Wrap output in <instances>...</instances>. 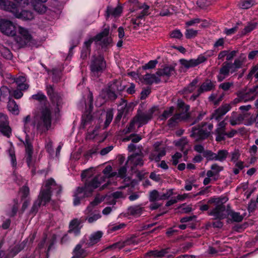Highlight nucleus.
<instances>
[{"instance_id":"1","label":"nucleus","mask_w":258,"mask_h":258,"mask_svg":"<svg viewBox=\"0 0 258 258\" xmlns=\"http://www.w3.org/2000/svg\"><path fill=\"white\" fill-rule=\"evenodd\" d=\"M0 29L1 32L7 35L15 36L17 49L24 47L31 41L32 36L27 29L20 26L16 29L15 26L10 21H2Z\"/></svg>"},{"instance_id":"2","label":"nucleus","mask_w":258,"mask_h":258,"mask_svg":"<svg viewBox=\"0 0 258 258\" xmlns=\"http://www.w3.org/2000/svg\"><path fill=\"white\" fill-rule=\"evenodd\" d=\"M51 121L52 112L50 105L39 106L33 112L32 124L41 134L50 128Z\"/></svg>"},{"instance_id":"3","label":"nucleus","mask_w":258,"mask_h":258,"mask_svg":"<svg viewBox=\"0 0 258 258\" xmlns=\"http://www.w3.org/2000/svg\"><path fill=\"white\" fill-rule=\"evenodd\" d=\"M228 201V198L224 197L212 198L208 201V204H214L215 207L208 212L209 215L214 217V219H224L228 216L230 207L226 208L224 205Z\"/></svg>"},{"instance_id":"4","label":"nucleus","mask_w":258,"mask_h":258,"mask_svg":"<svg viewBox=\"0 0 258 258\" xmlns=\"http://www.w3.org/2000/svg\"><path fill=\"white\" fill-rule=\"evenodd\" d=\"M17 5L14 3V6L11 7L9 12L12 13L17 18L23 20H31L34 16L33 13L30 11L21 10L19 7H25L29 4V0H14Z\"/></svg>"},{"instance_id":"5","label":"nucleus","mask_w":258,"mask_h":258,"mask_svg":"<svg viewBox=\"0 0 258 258\" xmlns=\"http://www.w3.org/2000/svg\"><path fill=\"white\" fill-rule=\"evenodd\" d=\"M213 127L212 123L202 122L201 125L191 128L190 137L197 142L203 141L209 137Z\"/></svg>"},{"instance_id":"6","label":"nucleus","mask_w":258,"mask_h":258,"mask_svg":"<svg viewBox=\"0 0 258 258\" xmlns=\"http://www.w3.org/2000/svg\"><path fill=\"white\" fill-rule=\"evenodd\" d=\"M90 68L93 75L98 77L106 68L104 57L101 55H93L91 60Z\"/></svg>"},{"instance_id":"7","label":"nucleus","mask_w":258,"mask_h":258,"mask_svg":"<svg viewBox=\"0 0 258 258\" xmlns=\"http://www.w3.org/2000/svg\"><path fill=\"white\" fill-rule=\"evenodd\" d=\"M51 185H55V182L52 178H50L46 181L44 188L41 189L38 196L37 200L41 201V203L43 205L49 202L51 199Z\"/></svg>"},{"instance_id":"8","label":"nucleus","mask_w":258,"mask_h":258,"mask_svg":"<svg viewBox=\"0 0 258 258\" xmlns=\"http://www.w3.org/2000/svg\"><path fill=\"white\" fill-rule=\"evenodd\" d=\"M109 33V27L104 28L101 32L96 35L94 37L91 38L88 41H85L82 51L81 56L84 58L86 57L87 54L90 53V46L93 41L94 40L100 41L103 37L107 36Z\"/></svg>"},{"instance_id":"9","label":"nucleus","mask_w":258,"mask_h":258,"mask_svg":"<svg viewBox=\"0 0 258 258\" xmlns=\"http://www.w3.org/2000/svg\"><path fill=\"white\" fill-rule=\"evenodd\" d=\"M104 181V177L101 175H98L90 180H87L84 187H83L84 189L85 196H90L94 189L99 187Z\"/></svg>"},{"instance_id":"10","label":"nucleus","mask_w":258,"mask_h":258,"mask_svg":"<svg viewBox=\"0 0 258 258\" xmlns=\"http://www.w3.org/2000/svg\"><path fill=\"white\" fill-rule=\"evenodd\" d=\"M137 149L138 152L129 156L125 163L126 165L127 163H129L131 165V169L133 170L137 166H143L144 164L143 160L144 156L142 152L143 147L142 146H138Z\"/></svg>"},{"instance_id":"11","label":"nucleus","mask_w":258,"mask_h":258,"mask_svg":"<svg viewBox=\"0 0 258 258\" xmlns=\"http://www.w3.org/2000/svg\"><path fill=\"white\" fill-rule=\"evenodd\" d=\"M154 110L155 109L152 108L146 112H143L141 110L138 111L137 114L134 117L139 124V127L146 124L149 120L151 119Z\"/></svg>"},{"instance_id":"12","label":"nucleus","mask_w":258,"mask_h":258,"mask_svg":"<svg viewBox=\"0 0 258 258\" xmlns=\"http://www.w3.org/2000/svg\"><path fill=\"white\" fill-rule=\"evenodd\" d=\"M23 142L25 147L26 160L28 166L30 167L33 165L32 157L33 152V148L32 145V142L27 135L26 136L25 141Z\"/></svg>"},{"instance_id":"13","label":"nucleus","mask_w":258,"mask_h":258,"mask_svg":"<svg viewBox=\"0 0 258 258\" xmlns=\"http://www.w3.org/2000/svg\"><path fill=\"white\" fill-rule=\"evenodd\" d=\"M173 194V189H169L165 193H160L156 190H153L150 192L149 201L151 202L159 200L168 199Z\"/></svg>"},{"instance_id":"14","label":"nucleus","mask_w":258,"mask_h":258,"mask_svg":"<svg viewBox=\"0 0 258 258\" xmlns=\"http://www.w3.org/2000/svg\"><path fill=\"white\" fill-rule=\"evenodd\" d=\"M246 60V56L244 54H241L240 56L236 58L233 63L228 62L230 73L232 74L237 71L238 69L242 68Z\"/></svg>"},{"instance_id":"15","label":"nucleus","mask_w":258,"mask_h":258,"mask_svg":"<svg viewBox=\"0 0 258 258\" xmlns=\"http://www.w3.org/2000/svg\"><path fill=\"white\" fill-rule=\"evenodd\" d=\"M249 115V113L238 114L237 112H233L230 117V123L232 126L241 124L243 121L245 122V118Z\"/></svg>"},{"instance_id":"16","label":"nucleus","mask_w":258,"mask_h":258,"mask_svg":"<svg viewBox=\"0 0 258 258\" xmlns=\"http://www.w3.org/2000/svg\"><path fill=\"white\" fill-rule=\"evenodd\" d=\"M206 60L205 57L201 56L197 59H191L189 60L185 59H180L179 62L183 67L187 69L190 68L195 67L204 62Z\"/></svg>"},{"instance_id":"17","label":"nucleus","mask_w":258,"mask_h":258,"mask_svg":"<svg viewBox=\"0 0 258 258\" xmlns=\"http://www.w3.org/2000/svg\"><path fill=\"white\" fill-rule=\"evenodd\" d=\"M231 108L229 104H225L221 105L218 109L215 110L212 114V118L219 121L221 117L228 112Z\"/></svg>"},{"instance_id":"18","label":"nucleus","mask_w":258,"mask_h":258,"mask_svg":"<svg viewBox=\"0 0 258 258\" xmlns=\"http://www.w3.org/2000/svg\"><path fill=\"white\" fill-rule=\"evenodd\" d=\"M216 88V82L210 79H206L202 83L198 90L200 93L210 92L214 90Z\"/></svg>"},{"instance_id":"19","label":"nucleus","mask_w":258,"mask_h":258,"mask_svg":"<svg viewBox=\"0 0 258 258\" xmlns=\"http://www.w3.org/2000/svg\"><path fill=\"white\" fill-rule=\"evenodd\" d=\"M175 73L174 66H166L163 69H159L156 72V74L159 77H170Z\"/></svg>"},{"instance_id":"20","label":"nucleus","mask_w":258,"mask_h":258,"mask_svg":"<svg viewBox=\"0 0 258 258\" xmlns=\"http://www.w3.org/2000/svg\"><path fill=\"white\" fill-rule=\"evenodd\" d=\"M140 8H143V11L136 17V18H133L131 20V22L135 25V26L134 27V29H137V27H139L141 24L139 20L142 19L145 16L148 15V10L149 9V7L148 6L145 5Z\"/></svg>"},{"instance_id":"21","label":"nucleus","mask_w":258,"mask_h":258,"mask_svg":"<svg viewBox=\"0 0 258 258\" xmlns=\"http://www.w3.org/2000/svg\"><path fill=\"white\" fill-rule=\"evenodd\" d=\"M122 12V7L121 6L118 5L115 8L111 6H107L105 12V16L107 19L110 16L114 17H118L120 16Z\"/></svg>"},{"instance_id":"22","label":"nucleus","mask_w":258,"mask_h":258,"mask_svg":"<svg viewBox=\"0 0 258 258\" xmlns=\"http://www.w3.org/2000/svg\"><path fill=\"white\" fill-rule=\"evenodd\" d=\"M227 63L228 61L224 62L220 69L219 74L217 76L218 82H222L229 75L230 71Z\"/></svg>"},{"instance_id":"23","label":"nucleus","mask_w":258,"mask_h":258,"mask_svg":"<svg viewBox=\"0 0 258 258\" xmlns=\"http://www.w3.org/2000/svg\"><path fill=\"white\" fill-rule=\"evenodd\" d=\"M188 119L187 115H184L181 116L180 114H175L171 118H170L168 121V125L170 127L175 126L181 120H184Z\"/></svg>"},{"instance_id":"24","label":"nucleus","mask_w":258,"mask_h":258,"mask_svg":"<svg viewBox=\"0 0 258 258\" xmlns=\"http://www.w3.org/2000/svg\"><path fill=\"white\" fill-rule=\"evenodd\" d=\"M177 109L178 111V113L177 114H180L181 116L184 115H188V119L190 117L189 113L188 111L189 110V106L188 105H186L185 103L181 99H178L177 100Z\"/></svg>"},{"instance_id":"25","label":"nucleus","mask_w":258,"mask_h":258,"mask_svg":"<svg viewBox=\"0 0 258 258\" xmlns=\"http://www.w3.org/2000/svg\"><path fill=\"white\" fill-rule=\"evenodd\" d=\"M73 255L71 258H85L88 255L86 250L82 248L81 244H77L73 251Z\"/></svg>"},{"instance_id":"26","label":"nucleus","mask_w":258,"mask_h":258,"mask_svg":"<svg viewBox=\"0 0 258 258\" xmlns=\"http://www.w3.org/2000/svg\"><path fill=\"white\" fill-rule=\"evenodd\" d=\"M103 235V232L97 231L91 234L89 237V242L87 243L88 246H92L99 242Z\"/></svg>"},{"instance_id":"27","label":"nucleus","mask_w":258,"mask_h":258,"mask_svg":"<svg viewBox=\"0 0 258 258\" xmlns=\"http://www.w3.org/2000/svg\"><path fill=\"white\" fill-rule=\"evenodd\" d=\"M74 205L77 206L80 204L81 200L84 197H87L84 195V189L83 187H78L74 194Z\"/></svg>"},{"instance_id":"28","label":"nucleus","mask_w":258,"mask_h":258,"mask_svg":"<svg viewBox=\"0 0 258 258\" xmlns=\"http://www.w3.org/2000/svg\"><path fill=\"white\" fill-rule=\"evenodd\" d=\"M81 222L78 219L72 220L69 225V233H74L75 235H78L80 232L79 225Z\"/></svg>"},{"instance_id":"29","label":"nucleus","mask_w":258,"mask_h":258,"mask_svg":"<svg viewBox=\"0 0 258 258\" xmlns=\"http://www.w3.org/2000/svg\"><path fill=\"white\" fill-rule=\"evenodd\" d=\"M223 169V166H220L217 163L213 164L211 166V170L207 172V176L208 177L218 176L219 173Z\"/></svg>"},{"instance_id":"30","label":"nucleus","mask_w":258,"mask_h":258,"mask_svg":"<svg viewBox=\"0 0 258 258\" xmlns=\"http://www.w3.org/2000/svg\"><path fill=\"white\" fill-rule=\"evenodd\" d=\"M32 99L39 102L40 106L50 105L46 96L42 92H39L36 94L33 95L31 96Z\"/></svg>"},{"instance_id":"31","label":"nucleus","mask_w":258,"mask_h":258,"mask_svg":"<svg viewBox=\"0 0 258 258\" xmlns=\"http://www.w3.org/2000/svg\"><path fill=\"white\" fill-rule=\"evenodd\" d=\"M108 88L117 94L118 92L123 91L125 87L121 85L120 81L115 80L109 84Z\"/></svg>"},{"instance_id":"32","label":"nucleus","mask_w":258,"mask_h":258,"mask_svg":"<svg viewBox=\"0 0 258 258\" xmlns=\"http://www.w3.org/2000/svg\"><path fill=\"white\" fill-rule=\"evenodd\" d=\"M141 78L147 84L149 85L153 83H158L161 81L160 79L156 77L155 74H147L144 76H142Z\"/></svg>"},{"instance_id":"33","label":"nucleus","mask_w":258,"mask_h":258,"mask_svg":"<svg viewBox=\"0 0 258 258\" xmlns=\"http://www.w3.org/2000/svg\"><path fill=\"white\" fill-rule=\"evenodd\" d=\"M169 248L162 249L160 250H153L149 251L147 253L148 256H152L155 258L162 257L168 253Z\"/></svg>"},{"instance_id":"34","label":"nucleus","mask_w":258,"mask_h":258,"mask_svg":"<svg viewBox=\"0 0 258 258\" xmlns=\"http://www.w3.org/2000/svg\"><path fill=\"white\" fill-rule=\"evenodd\" d=\"M117 94L116 93L108 88L103 90L102 91V96L104 99H109L112 101H114L117 98Z\"/></svg>"},{"instance_id":"35","label":"nucleus","mask_w":258,"mask_h":258,"mask_svg":"<svg viewBox=\"0 0 258 258\" xmlns=\"http://www.w3.org/2000/svg\"><path fill=\"white\" fill-rule=\"evenodd\" d=\"M131 107V106L127 103L126 100L121 99V102L120 103L118 112L122 114L123 117H125Z\"/></svg>"},{"instance_id":"36","label":"nucleus","mask_w":258,"mask_h":258,"mask_svg":"<svg viewBox=\"0 0 258 258\" xmlns=\"http://www.w3.org/2000/svg\"><path fill=\"white\" fill-rule=\"evenodd\" d=\"M26 79L24 76H19L16 78L15 82L17 85V87L22 90H26L29 88V85L25 83Z\"/></svg>"},{"instance_id":"37","label":"nucleus","mask_w":258,"mask_h":258,"mask_svg":"<svg viewBox=\"0 0 258 258\" xmlns=\"http://www.w3.org/2000/svg\"><path fill=\"white\" fill-rule=\"evenodd\" d=\"M7 107L10 112L15 115H18L19 113L18 105L13 99H10L8 103Z\"/></svg>"},{"instance_id":"38","label":"nucleus","mask_w":258,"mask_h":258,"mask_svg":"<svg viewBox=\"0 0 258 258\" xmlns=\"http://www.w3.org/2000/svg\"><path fill=\"white\" fill-rule=\"evenodd\" d=\"M50 100L53 105H55L56 106L57 109L58 111H59V107H61L62 104V99L61 96L57 93L54 95V96L51 97Z\"/></svg>"},{"instance_id":"39","label":"nucleus","mask_w":258,"mask_h":258,"mask_svg":"<svg viewBox=\"0 0 258 258\" xmlns=\"http://www.w3.org/2000/svg\"><path fill=\"white\" fill-rule=\"evenodd\" d=\"M199 81L197 79H194L189 85L185 87L182 90V92L183 94L190 93L192 92L196 89V85L198 84Z\"/></svg>"},{"instance_id":"40","label":"nucleus","mask_w":258,"mask_h":258,"mask_svg":"<svg viewBox=\"0 0 258 258\" xmlns=\"http://www.w3.org/2000/svg\"><path fill=\"white\" fill-rule=\"evenodd\" d=\"M101 217V215L99 211H94L92 213L88 215L85 220H87L88 223H92Z\"/></svg>"},{"instance_id":"41","label":"nucleus","mask_w":258,"mask_h":258,"mask_svg":"<svg viewBox=\"0 0 258 258\" xmlns=\"http://www.w3.org/2000/svg\"><path fill=\"white\" fill-rule=\"evenodd\" d=\"M229 153L226 150H220L216 153V161L223 162L228 157Z\"/></svg>"},{"instance_id":"42","label":"nucleus","mask_w":258,"mask_h":258,"mask_svg":"<svg viewBox=\"0 0 258 258\" xmlns=\"http://www.w3.org/2000/svg\"><path fill=\"white\" fill-rule=\"evenodd\" d=\"M228 212V216L229 215L231 217V220L233 221L240 222L242 221L243 217L239 213L234 212L231 210L230 208Z\"/></svg>"},{"instance_id":"43","label":"nucleus","mask_w":258,"mask_h":258,"mask_svg":"<svg viewBox=\"0 0 258 258\" xmlns=\"http://www.w3.org/2000/svg\"><path fill=\"white\" fill-rule=\"evenodd\" d=\"M0 53L5 58L11 59L13 55L10 50L7 47L1 46H0Z\"/></svg>"},{"instance_id":"44","label":"nucleus","mask_w":258,"mask_h":258,"mask_svg":"<svg viewBox=\"0 0 258 258\" xmlns=\"http://www.w3.org/2000/svg\"><path fill=\"white\" fill-rule=\"evenodd\" d=\"M158 145H155V150L149 155V159L151 161L154 160L156 162L160 161L161 158L158 154Z\"/></svg>"},{"instance_id":"45","label":"nucleus","mask_w":258,"mask_h":258,"mask_svg":"<svg viewBox=\"0 0 258 258\" xmlns=\"http://www.w3.org/2000/svg\"><path fill=\"white\" fill-rule=\"evenodd\" d=\"M0 133L7 137H10L11 129L8 124V122L0 126Z\"/></svg>"},{"instance_id":"46","label":"nucleus","mask_w":258,"mask_h":258,"mask_svg":"<svg viewBox=\"0 0 258 258\" xmlns=\"http://www.w3.org/2000/svg\"><path fill=\"white\" fill-rule=\"evenodd\" d=\"M14 3L9 0H0V7L5 11L9 12Z\"/></svg>"},{"instance_id":"47","label":"nucleus","mask_w":258,"mask_h":258,"mask_svg":"<svg viewBox=\"0 0 258 258\" xmlns=\"http://www.w3.org/2000/svg\"><path fill=\"white\" fill-rule=\"evenodd\" d=\"M25 244L21 243L20 245L15 246L10 251L9 253V257H13L20 252L24 247Z\"/></svg>"},{"instance_id":"48","label":"nucleus","mask_w":258,"mask_h":258,"mask_svg":"<svg viewBox=\"0 0 258 258\" xmlns=\"http://www.w3.org/2000/svg\"><path fill=\"white\" fill-rule=\"evenodd\" d=\"M95 119L93 117L90 113L87 114L86 115L83 116L81 126L83 128H85V126L90 123L92 121Z\"/></svg>"},{"instance_id":"49","label":"nucleus","mask_w":258,"mask_h":258,"mask_svg":"<svg viewBox=\"0 0 258 258\" xmlns=\"http://www.w3.org/2000/svg\"><path fill=\"white\" fill-rule=\"evenodd\" d=\"M254 122H258V113L256 115H252L245 118L244 124L246 125H250Z\"/></svg>"},{"instance_id":"50","label":"nucleus","mask_w":258,"mask_h":258,"mask_svg":"<svg viewBox=\"0 0 258 258\" xmlns=\"http://www.w3.org/2000/svg\"><path fill=\"white\" fill-rule=\"evenodd\" d=\"M112 167L110 165H107L103 170V173L108 178L113 177L116 176L117 173L116 172H111Z\"/></svg>"},{"instance_id":"51","label":"nucleus","mask_w":258,"mask_h":258,"mask_svg":"<svg viewBox=\"0 0 258 258\" xmlns=\"http://www.w3.org/2000/svg\"><path fill=\"white\" fill-rule=\"evenodd\" d=\"M34 9L39 14H43L46 11V7L42 3H38L34 6Z\"/></svg>"},{"instance_id":"52","label":"nucleus","mask_w":258,"mask_h":258,"mask_svg":"<svg viewBox=\"0 0 258 258\" xmlns=\"http://www.w3.org/2000/svg\"><path fill=\"white\" fill-rule=\"evenodd\" d=\"M128 212L133 216H139L142 213V208L139 206H132L128 209Z\"/></svg>"},{"instance_id":"53","label":"nucleus","mask_w":258,"mask_h":258,"mask_svg":"<svg viewBox=\"0 0 258 258\" xmlns=\"http://www.w3.org/2000/svg\"><path fill=\"white\" fill-rule=\"evenodd\" d=\"M233 87L234 83L233 82H225L220 84L219 86V89H221L224 91H228Z\"/></svg>"},{"instance_id":"54","label":"nucleus","mask_w":258,"mask_h":258,"mask_svg":"<svg viewBox=\"0 0 258 258\" xmlns=\"http://www.w3.org/2000/svg\"><path fill=\"white\" fill-rule=\"evenodd\" d=\"M256 25H257L256 23H249L247 24V25L242 31V34L243 35H245L247 33L251 32L255 28Z\"/></svg>"},{"instance_id":"55","label":"nucleus","mask_w":258,"mask_h":258,"mask_svg":"<svg viewBox=\"0 0 258 258\" xmlns=\"http://www.w3.org/2000/svg\"><path fill=\"white\" fill-rule=\"evenodd\" d=\"M11 91L6 86H2L0 88V96L2 98H6L8 96H10Z\"/></svg>"},{"instance_id":"56","label":"nucleus","mask_w":258,"mask_h":258,"mask_svg":"<svg viewBox=\"0 0 258 258\" xmlns=\"http://www.w3.org/2000/svg\"><path fill=\"white\" fill-rule=\"evenodd\" d=\"M203 156L208 161H216V153L210 150H207L204 152Z\"/></svg>"},{"instance_id":"57","label":"nucleus","mask_w":258,"mask_h":258,"mask_svg":"<svg viewBox=\"0 0 258 258\" xmlns=\"http://www.w3.org/2000/svg\"><path fill=\"white\" fill-rule=\"evenodd\" d=\"M174 110V107L171 106L165 110L161 116V119H166L172 115Z\"/></svg>"},{"instance_id":"58","label":"nucleus","mask_w":258,"mask_h":258,"mask_svg":"<svg viewBox=\"0 0 258 258\" xmlns=\"http://www.w3.org/2000/svg\"><path fill=\"white\" fill-rule=\"evenodd\" d=\"M253 4V0H242L240 3V7L243 9H247L250 8Z\"/></svg>"},{"instance_id":"59","label":"nucleus","mask_w":258,"mask_h":258,"mask_svg":"<svg viewBox=\"0 0 258 258\" xmlns=\"http://www.w3.org/2000/svg\"><path fill=\"white\" fill-rule=\"evenodd\" d=\"M22 90L20 89L19 88H18L12 91H11V96L14 97L15 99H20L21 98L23 95V93H22Z\"/></svg>"},{"instance_id":"60","label":"nucleus","mask_w":258,"mask_h":258,"mask_svg":"<svg viewBox=\"0 0 258 258\" xmlns=\"http://www.w3.org/2000/svg\"><path fill=\"white\" fill-rule=\"evenodd\" d=\"M198 34V31L192 29H187L185 33V37L187 39H191L195 37Z\"/></svg>"},{"instance_id":"61","label":"nucleus","mask_w":258,"mask_h":258,"mask_svg":"<svg viewBox=\"0 0 258 258\" xmlns=\"http://www.w3.org/2000/svg\"><path fill=\"white\" fill-rule=\"evenodd\" d=\"M157 63L158 61L157 60H150L148 63L142 66V69L144 70L147 69H152L155 68Z\"/></svg>"},{"instance_id":"62","label":"nucleus","mask_w":258,"mask_h":258,"mask_svg":"<svg viewBox=\"0 0 258 258\" xmlns=\"http://www.w3.org/2000/svg\"><path fill=\"white\" fill-rule=\"evenodd\" d=\"M113 118V113L112 111H107L106 114V119L104 123V128L107 127L111 122Z\"/></svg>"},{"instance_id":"63","label":"nucleus","mask_w":258,"mask_h":258,"mask_svg":"<svg viewBox=\"0 0 258 258\" xmlns=\"http://www.w3.org/2000/svg\"><path fill=\"white\" fill-rule=\"evenodd\" d=\"M41 201L36 200L33 204L32 207L31 209L30 213L32 214H35L38 211V209L40 207Z\"/></svg>"},{"instance_id":"64","label":"nucleus","mask_w":258,"mask_h":258,"mask_svg":"<svg viewBox=\"0 0 258 258\" xmlns=\"http://www.w3.org/2000/svg\"><path fill=\"white\" fill-rule=\"evenodd\" d=\"M170 36L171 38L180 39L183 35L179 30H174L170 32Z\"/></svg>"}]
</instances>
